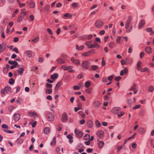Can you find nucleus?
<instances>
[{
  "instance_id": "1",
  "label": "nucleus",
  "mask_w": 154,
  "mask_h": 154,
  "mask_svg": "<svg viewBox=\"0 0 154 154\" xmlns=\"http://www.w3.org/2000/svg\"><path fill=\"white\" fill-rule=\"evenodd\" d=\"M131 20V16H129L127 19L126 23L125 24V28L126 29V32L127 33H129L131 32L133 29V26L131 25L129 28L130 25Z\"/></svg>"
},
{
  "instance_id": "2",
  "label": "nucleus",
  "mask_w": 154,
  "mask_h": 154,
  "mask_svg": "<svg viewBox=\"0 0 154 154\" xmlns=\"http://www.w3.org/2000/svg\"><path fill=\"white\" fill-rule=\"evenodd\" d=\"M120 108L116 107L112 108L111 110V112L114 114H118V116L120 117L122 116L124 114V112H120Z\"/></svg>"
},
{
  "instance_id": "3",
  "label": "nucleus",
  "mask_w": 154,
  "mask_h": 154,
  "mask_svg": "<svg viewBox=\"0 0 154 154\" xmlns=\"http://www.w3.org/2000/svg\"><path fill=\"white\" fill-rule=\"evenodd\" d=\"M90 65L91 63L89 61L87 60H84L81 64V67L83 70H87L89 69Z\"/></svg>"
},
{
  "instance_id": "4",
  "label": "nucleus",
  "mask_w": 154,
  "mask_h": 154,
  "mask_svg": "<svg viewBox=\"0 0 154 154\" xmlns=\"http://www.w3.org/2000/svg\"><path fill=\"white\" fill-rule=\"evenodd\" d=\"M24 9H22L21 10V12L19 14L17 20V22L19 23L23 19L24 16L27 14V12L24 11Z\"/></svg>"
},
{
  "instance_id": "5",
  "label": "nucleus",
  "mask_w": 154,
  "mask_h": 154,
  "mask_svg": "<svg viewBox=\"0 0 154 154\" xmlns=\"http://www.w3.org/2000/svg\"><path fill=\"white\" fill-rule=\"evenodd\" d=\"M11 92V88L9 86H7L4 88L2 89L1 92V93L5 94V93L7 94H10Z\"/></svg>"
},
{
  "instance_id": "6",
  "label": "nucleus",
  "mask_w": 154,
  "mask_h": 154,
  "mask_svg": "<svg viewBox=\"0 0 154 154\" xmlns=\"http://www.w3.org/2000/svg\"><path fill=\"white\" fill-rule=\"evenodd\" d=\"M72 66H66L65 65H63L61 66V68L64 70H69V72H74V70L72 69Z\"/></svg>"
},
{
  "instance_id": "7",
  "label": "nucleus",
  "mask_w": 154,
  "mask_h": 154,
  "mask_svg": "<svg viewBox=\"0 0 154 154\" xmlns=\"http://www.w3.org/2000/svg\"><path fill=\"white\" fill-rule=\"evenodd\" d=\"M47 119L49 122L53 121L54 119V115L51 113H48L47 116Z\"/></svg>"
},
{
  "instance_id": "8",
  "label": "nucleus",
  "mask_w": 154,
  "mask_h": 154,
  "mask_svg": "<svg viewBox=\"0 0 154 154\" xmlns=\"http://www.w3.org/2000/svg\"><path fill=\"white\" fill-rule=\"evenodd\" d=\"M68 119V116L67 113L64 112L62 115L61 120L62 122H66Z\"/></svg>"
},
{
  "instance_id": "9",
  "label": "nucleus",
  "mask_w": 154,
  "mask_h": 154,
  "mask_svg": "<svg viewBox=\"0 0 154 154\" xmlns=\"http://www.w3.org/2000/svg\"><path fill=\"white\" fill-rule=\"evenodd\" d=\"M103 22L100 20H98L95 23V26L97 28H100L103 24Z\"/></svg>"
},
{
  "instance_id": "10",
  "label": "nucleus",
  "mask_w": 154,
  "mask_h": 154,
  "mask_svg": "<svg viewBox=\"0 0 154 154\" xmlns=\"http://www.w3.org/2000/svg\"><path fill=\"white\" fill-rule=\"evenodd\" d=\"M75 134L79 138H81L83 136L82 132L80 131V130L77 129H75Z\"/></svg>"
},
{
  "instance_id": "11",
  "label": "nucleus",
  "mask_w": 154,
  "mask_h": 154,
  "mask_svg": "<svg viewBox=\"0 0 154 154\" xmlns=\"http://www.w3.org/2000/svg\"><path fill=\"white\" fill-rule=\"evenodd\" d=\"M96 134L97 136L100 138H102L104 136V133L102 131H97Z\"/></svg>"
},
{
  "instance_id": "12",
  "label": "nucleus",
  "mask_w": 154,
  "mask_h": 154,
  "mask_svg": "<svg viewBox=\"0 0 154 154\" xmlns=\"http://www.w3.org/2000/svg\"><path fill=\"white\" fill-rule=\"evenodd\" d=\"M20 115L19 113H15L14 116V119L16 122L18 121L20 118Z\"/></svg>"
},
{
  "instance_id": "13",
  "label": "nucleus",
  "mask_w": 154,
  "mask_h": 154,
  "mask_svg": "<svg viewBox=\"0 0 154 154\" xmlns=\"http://www.w3.org/2000/svg\"><path fill=\"white\" fill-rule=\"evenodd\" d=\"M93 105L95 107L99 108L100 106L101 103L98 100H95L94 102Z\"/></svg>"
},
{
  "instance_id": "14",
  "label": "nucleus",
  "mask_w": 154,
  "mask_h": 154,
  "mask_svg": "<svg viewBox=\"0 0 154 154\" xmlns=\"http://www.w3.org/2000/svg\"><path fill=\"white\" fill-rule=\"evenodd\" d=\"M145 50L146 52L148 54H151L152 51V48L149 46H147L146 47Z\"/></svg>"
},
{
  "instance_id": "15",
  "label": "nucleus",
  "mask_w": 154,
  "mask_h": 154,
  "mask_svg": "<svg viewBox=\"0 0 154 154\" xmlns=\"http://www.w3.org/2000/svg\"><path fill=\"white\" fill-rule=\"evenodd\" d=\"M145 23V21L144 20H142L140 23L138 28L139 29H140L143 27Z\"/></svg>"
},
{
  "instance_id": "16",
  "label": "nucleus",
  "mask_w": 154,
  "mask_h": 154,
  "mask_svg": "<svg viewBox=\"0 0 154 154\" xmlns=\"http://www.w3.org/2000/svg\"><path fill=\"white\" fill-rule=\"evenodd\" d=\"M71 60L74 64L76 65H79L80 64V61L75 59L73 57H72Z\"/></svg>"
},
{
  "instance_id": "17",
  "label": "nucleus",
  "mask_w": 154,
  "mask_h": 154,
  "mask_svg": "<svg viewBox=\"0 0 154 154\" xmlns=\"http://www.w3.org/2000/svg\"><path fill=\"white\" fill-rule=\"evenodd\" d=\"M29 5L30 8H33L35 7V4L33 1H31L29 2Z\"/></svg>"
},
{
  "instance_id": "18",
  "label": "nucleus",
  "mask_w": 154,
  "mask_h": 154,
  "mask_svg": "<svg viewBox=\"0 0 154 154\" xmlns=\"http://www.w3.org/2000/svg\"><path fill=\"white\" fill-rule=\"evenodd\" d=\"M87 125L90 128H92L93 126L92 121L91 120H88L87 122Z\"/></svg>"
},
{
  "instance_id": "19",
  "label": "nucleus",
  "mask_w": 154,
  "mask_h": 154,
  "mask_svg": "<svg viewBox=\"0 0 154 154\" xmlns=\"http://www.w3.org/2000/svg\"><path fill=\"white\" fill-rule=\"evenodd\" d=\"M25 55L29 57H31L32 56V53L31 51H27L25 52Z\"/></svg>"
},
{
  "instance_id": "20",
  "label": "nucleus",
  "mask_w": 154,
  "mask_h": 154,
  "mask_svg": "<svg viewBox=\"0 0 154 154\" xmlns=\"http://www.w3.org/2000/svg\"><path fill=\"white\" fill-rule=\"evenodd\" d=\"M90 48H99L100 47V46L97 43L95 42H94L93 45H90Z\"/></svg>"
},
{
  "instance_id": "21",
  "label": "nucleus",
  "mask_w": 154,
  "mask_h": 154,
  "mask_svg": "<svg viewBox=\"0 0 154 154\" xmlns=\"http://www.w3.org/2000/svg\"><path fill=\"white\" fill-rule=\"evenodd\" d=\"M58 75L57 73H55L53 75L50 76V78L52 79H55L58 78Z\"/></svg>"
},
{
  "instance_id": "22",
  "label": "nucleus",
  "mask_w": 154,
  "mask_h": 154,
  "mask_svg": "<svg viewBox=\"0 0 154 154\" xmlns=\"http://www.w3.org/2000/svg\"><path fill=\"white\" fill-rule=\"evenodd\" d=\"M104 143L103 141H99L98 143V145L99 148H102L104 145Z\"/></svg>"
},
{
  "instance_id": "23",
  "label": "nucleus",
  "mask_w": 154,
  "mask_h": 154,
  "mask_svg": "<svg viewBox=\"0 0 154 154\" xmlns=\"http://www.w3.org/2000/svg\"><path fill=\"white\" fill-rule=\"evenodd\" d=\"M17 103L19 104H21L23 102V99L21 97H18L16 100Z\"/></svg>"
},
{
  "instance_id": "24",
  "label": "nucleus",
  "mask_w": 154,
  "mask_h": 154,
  "mask_svg": "<svg viewBox=\"0 0 154 154\" xmlns=\"http://www.w3.org/2000/svg\"><path fill=\"white\" fill-rule=\"evenodd\" d=\"M57 61L60 64H62L65 62V60L60 58L57 59Z\"/></svg>"
},
{
  "instance_id": "25",
  "label": "nucleus",
  "mask_w": 154,
  "mask_h": 154,
  "mask_svg": "<svg viewBox=\"0 0 154 154\" xmlns=\"http://www.w3.org/2000/svg\"><path fill=\"white\" fill-rule=\"evenodd\" d=\"M50 6L49 5H46L45 6V11H46L47 13H48L50 12Z\"/></svg>"
},
{
  "instance_id": "26",
  "label": "nucleus",
  "mask_w": 154,
  "mask_h": 154,
  "mask_svg": "<svg viewBox=\"0 0 154 154\" xmlns=\"http://www.w3.org/2000/svg\"><path fill=\"white\" fill-rule=\"evenodd\" d=\"M76 49L78 50H81L83 49L84 48V46L83 45H82L80 47H79L78 45H76Z\"/></svg>"
},
{
  "instance_id": "27",
  "label": "nucleus",
  "mask_w": 154,
  "mask_h": 154,
  "mask_svg": "<svg viewBox=\"0 0 154 154\" xmlns=\"http://www.w3.org/2000/svg\"><path fill=\"white\" fill-rule=\"evenodd\" d=\"M5 49V47L4 45L2 44H0V52H3Z\"/></svg>"
},
{
  "instance_id": "28",
  "label": "nucleus",
  "mask_w": 154,
  "mask_h": 154,
  "mask_svg": "<svg viewBox=\"0 0 154 154\" xmlns=\"http://www.w3.org/2000/svg\"><path fill=\"white\" fill-rule=\"evenodd\" d=\"M24 71V69L23 68H20L19 69L17 70L18 72L20 75H22Z\"/></svg>"
},
{
  "instance_id": "29",
  "label": "nucleus",
  "mask_w": 154,
  "mask_h": 154,
  "mask_svg": "<svg viewBox=\"0 0 154 154\" xmlns=\"http://www.w3.org/2000/svg\"><path fill=\"white\" fill-rule=\"evenodd\" d=\"M50 128L48 127L45 128L44 130V133L45 134H48L49 132Z\"/></svg>"
},
{
  "instance_id": "30",
  "label": "nucleus",
  "mask_w": 154,
  "mask_h": 154,
  "mask_svg": "<svg viewBox=\"0 0 154 154\" xmlns=\"http://www.w3.org/2000/svg\"><path fill=\"white\" fill-rule=\"evenodd\" d=\"M141 62L140 61H138L137 66V69L138 70H139L141 68Z\"/></svg>"
},
{
  "instance_id": "31",
  "label": "nucleus",
  "mask_w": 154,
  "mask_h": 154,
  "mask_svg": "<svg viewBox=\"0 0 154 154\" xmlns=\"http://www.w3.org/2000/svg\"><path fill=\"white\" fill-rule=\"evenodd\" d=\"M126 63L128 64H131L132 62V60L130 58H126L125 59Z\"/></svg>"
},
{
  "instance_id": "32",
  "label": "nucleus",
  "mask_w": 154,
  "mask_h": 154,
  "mask_svg": "<svg viewBox=\"0 0 154 154\" xmlns=\"http://www.w3.org/2000/svg\"><path fill=\"white\" fill-rule=\"evenodd\" d=\"M8 63L10 64L14 65L15 66H17L18 64V63L15 61H8Z\"/></svg>"
},
{
  "instance_id": "33",
  "label": "nucleus",
  "mask_w": 154,
  "mask_h": 154,
  "mask_svg": "<svg viewBox=\"0 0 154 154\" xmlns=\"http://www.w3.org/2000/svg\"><path fill=\"white\" fill-rule=\"evenodd\" d=\"M147 91L149 92H152L154 91V88L152 86H150L147 89Z\"/></svg>"
},
{
  "instance_id": "34",
  "label": "nucleus",
  "mask_w": 154,
  "mask_h": 154,
  "mask_svg": "<svg viewBox=\"0 0 154 154\" xmlns=\"http://www.w3.org/2000/svg\"><path fill=\"white\" fill-rule=\"evenodd\" d=\"M137 88V85L135 83H134L132 86L131 87V90L134 91Z\"/></svg>"
},
{
  "instance_id": "35",
  "label": "nucleus",
  "mask_w": 154,
  "mask_h": 154,
  "mask_svg": "<svg viewBox=\"0 0 154 154\" xmlns=\"http://www.w3.org/2000/svg\"><path fill=\"white\" fill-rule=\"evenodd\" d=\"M138 131L139 132L141 133L142 134H144L145 132V130L142 128H140L138 129Z\"/></svg>"
},
{
  "instance_id": "36",
  "label": "nucleus",
  "mask_w": 154,
  "mask_h": 154,
  "mask_svg": "<svg viewBox=\"0 0 154 154\" xmlns=\"http://www.w3.org/2000/svg\"><path fill=\"white\" fill-rule=\"evenodd\" d=\"M52 89L50 88H48L46 89L45 91V93L48 94H50L52 93Z\"/></svg>"
},
{
  "instance_id": "37",
  "label": "nucleus",
  "mask_w": 154,
  "mask_h": 154,
  "mask_svg": "<svg viewBox=\"0 0 154 154\" xmlns=\"http://www.w3.org/2000/svg\"><path fill=\"white\" fill-rule=\"evenodd\" d=\"M64 17H68L69 18H70L72 17V15L68 13H66L64 15Z\"/></svg>"
},
{
  "instance_id": "38",
  "label": "nucleus",
  "mask_w": 154,
  "mask_h": 154,
  "mask_svg": "<svg viewBox=\"0 0 154 154\" xmlns=\"http://www.w3.org/2000/svg\"><path fill=\"white\" fill-rule=\"evenodd\" d=\"M56 138L55 137L54 138L53 141L51 143V146H55L56 144Z\"/></svg>"
},
{
  "instance_id": "39",
  "label": "nucleus",
  "mask_w": 154,
  "mask_h": 154,
  "mask_svg": "<svg viewBox=\"0 0 154 154\" xmlns=\"http://www.w3.org/2000/svg\"><path fill=\"white\" fill-rule=\"evenodd\" d=\"M146 30L147 32H151V33L150 34V35H151L154 33V32L152 31L151 28H147L146 29Z\"/></svg>"
},
{
  "instance_id": "40",
  "label": "nucleus",
  "mask_w": 154,
  "mask_h": 154,
  "mask_svg": "<svg viewBox=\"0 0 154 154\" xmlns=\"http://www.w3.org/2000/svg\"><path fill=\"white\" fill-rule=\"evenodd\" d=\"M98 66L96 65H92L91 67V69L93 71L96 70L98 68Z\"/></svg>"
},
{
  "instance_id": "41",
  "label": "nucleus",
  "mask_w": 154,
  "mask_h": 154,
  "mask_svg": "<svg viewBox=\"0 0 154 154\" xmlns=\"http://www.w3.org/2000/svg\"><path fill=\"white\" fill-rule=\"evenodd\" d=\"M28 114L30 116H37V114L35 112H30L28 113Z\"/></svg>"
},
{
  "instance_id": "42",
  "label": "nucleus",
  "mask_w": 154,
  "mask_h": 154,
  "mask_svg": "<svg viewBox=\"0 0 154 154\" xmlns=\"http://www.w3.org/2000/svg\"><path fill=\"white\" fill-rule=\"evenodd\" d=\"M95 124L96 126L98 128L100 127L101 126V125L100 123V122L97 120L95 122Z\"/></svg>"
},
{
  "instance_id": "43",
  "label": "nucleus",
  "mask_w": 154,
  "mask_h": 154,
  "mask_svg": "<svg viewBox=\"0 0 154 154\" xmlns=\"http://www.w3.org/2000/svg\"><path fill=\"white\" fill-rule=\"evenodd\" d=\"M91 85V83L89 81H87L85 83V86L86 88L89 87Z\"/></svg>"
},
{
  "instance_id": "44",
  "label": "nucleus",
  "mask_w": 154,
  "mask_h": 154,
  "mask_svg": "<svg viewBox=\"0 0 154 154\" xmlns=\"http://www.w3.org/2000/svg\"><path fill=\"white\" fill-rule=\"evenodd\" d=\"M90 54L89 51L86 52L85 53H83L82 54V55L84 56H89L90 55Z\"/></svg>"
},
{
  "instance_id": "45",
  "label": "nucleus",
  "mask_w": 154,
  "mask_h": 154,
  "mask_svg": "<svg viewBox=\"0 0 154 154\" xmlns=\"http://www.w3.org/2000/svg\"><path fill=\"white\" fill-rule=\"evenodd\" d=\"M149 69H148V68H146V67L142 69L141 70V72H149Z\"/></svg>"
},
{
  "instance_id": "46",
  "label": "nucleus",
  "mask_w": 154,
  "mask_h": 154,
  "mask_svg": "<svg viewBox=\"0 0 154 154\" xmlns=\"http://www.w3.org/2000/svg\"><path fill=\"white\" fill-rule=\"evenodd\" d=\"M39 40V38L38 37H36L35 39H32V41L34 43H37Z\"/></svg>"
},
{
  "instance_id": "47",
  "label": "nucleus",
  "mask_w": 154,
  "mask_h": 154,
  "mask_svg": "<svg viewBox=\"0 0 154 154\" xmlns=\"http://www.w3.org/2000/svg\"><path fill=\"white\" fill-rule=\"evenodd\" d=\"M115 45V44L114 42H110L109 44V47L110 48H112Z\"/></svg>"
},
{
  "instance_id": "48",
  "label": "nucleus",
  "mask_w": 154,
  "mask_h": 154,
  "mask_svg": "<svg viewBox=\"0 0 154 154\" xmlns=\"http://www.w3.org/2000/svg\"><path fill=\"white\" fill-rule=\"evenodd\" d=\"M60 85V83L58 82L56 85L55 88V90H57Z\"/></svg>"
},
{
  "instance_id": "49",
  "label": "nucleus",
  "mask_w": 154,
  "mask_h": 154,
  "mask_svg": "<svg viewBox=\"0 0 154 154\" xmlns=\"http://www.w3.org/2000/svg\"><path fill=\"white\" fill-rule=\"evenodd\" d=\"M9 83L10 84H13L14 83V80L13 79L11 78L9 79Z\"/></svg>"
},
{
  "instance_id": "50",
  "label": "nucleus",
  "mask_w": 154,
  "mask_h": 154,
  "mask_svg": "<svg viewBox=\"0 0 154 154\" xmlns=\"http://www.w3.org/2000/svg\"><path fill=\"white\" fill-rule=\"evenodd\" d=\"M91 43V42L89 41H88L87 42H86L85 43V45L88 46V47L90 48V45H91V44H90V43Z\"/></svg>"
},
{
  "instance_id": "51",
  "label": "nucleus",
  "mask_w": 154,
  "mask_h": 154,
  "mask_svg": "<svg viewBox=\"0 0 154 154\" xmlns=\"http://www.w3.org/2000/svg\"><path fill=\"white\" fill-rule=\"evenodd\" d=\"M90 135L89 134H86L85 135L84 137L85 140H87L90 137Z\"/></svg>"
},
{
  "instance_id": "52",
  "label": "nucleus",
  "mask_w": 154,
  "mask_h": 154,
  "mask_svg": "<svg viewBox=\"0 0 154 154\" xmlns=\"http://www.w3.org/2000/svg\"><path fill=\"white\" fill-rule=\"evenodd\" d=\"M73 89L75 90H78L80 89L79 86H78L75 85L73 86Z\"/></svg>"
},
{
  "instance_id": "53",
  "label": "nucleus",
  "mask_w": 154,
  "mask_h": 154,
  "mask_svg": "<svg viewBox=\"0 0 154 154\" xmlns=\"http://www.w3.org/2000/svg\"><path fill=\"white\" fill-rule=\"evenodd\" d=\"M47 31L48 32L49 34H50L51 35H52L53 34L52 31V30H51V29H50L48 28L47 29Z\"/></svg>"
},
{
  "instance_id": "54",
  "label": "nucleus",
  "mask_w": 154,
  "mask_h": 154,
  "mask_svg": "<svg viewBox=\"0 0 154 154\" xmlns=\"http://www.w3.org/2000/svg\"><path fill=\"white\" fill-rule=\"evenodd\" d=\"M141 107V106L140 105H137L136 106H135L133 107V109H138V108H140Z\"/></svg>"
},
{
  "instance_id": "55",
  "label": "nucleus",
  "mask_w": 154,
  "mask_h": 154,
  "mask_svg": "<svg viewBox=\"0 0 154 154\" xmlns=\"http://www.w3.org/2000/svg\"><path fill=\"white\" fill-rule=\"evenodd\" d=\"M72 5L73 7L75 8H76L78 6V5L77 3L75 2L72 3Z\"/></svg>"
},
{
  "instance_id": "56",
  "label": "nucleus",
  "mask_w": 154,
  "mask_h": 154,
  "mask_svg": "<svg viewBox=\"0 0 154 154\" xmlns=\"http://www.w3.org/2000/svg\"><path fill=\"white\" fill-rule=\"evenodd\" d=\"M78 86H79L80 88H83L84 87V84L83 82H80L78 84Z\"/></svg>"
},
{
  "instance_id": "57",
  "label": "nucleus",
  "mask_w": 154,
  "mask_h": 154,
  "mask_svg": "<svg viewBox=\"0 0 154 154\" xmlns=\"http://www.w3.org/2000/svg\"><path fill=\"white\" fill-rule=\"evenodd\" d=\"M121 64L122 65H123L125 64L126 63V61H125V60L124 59H122L121 60Z\"/></svg>"
},
{
  "instance_id": "58",
  "label": "nucleus",
  "mask_w": 154,
  "mask_h": 154,
  "mask_svg": "<svg viewBox=\"0 0 154 154\" xmlns=\"http://www.w3.org/2000/svg\"><path fill=\"white\" fill-rule=\"evenodd\" d=\"M79 114L82 116L83 118H85V115L83 112L82 111H79Z\"/></svg>"
},
{
  "instance_id": "59",
  "label": "nucleus",
  "mask_w": 154,
  "mask_h": 154,
  "mask_svg": "<svg viewBox=\"0 0 154 154\" xmlns=\"http://www.w3.org/2000/svg\"><path fill=\"white\" fill-rule=\"evenodd\" d=\"M46 86L47 88H51L52 87V85L51 84L47 83L46 84Z\"/></svg>"
},
{
  "instance_id": "60",
  "label": "nucleus",
  "mask_w": 154,
  "mask_h": 154,
  "mask_svg": "<svg viewBox=\"0 0 154 154\" xmlns=\"http://www.w3.org/2000/svg\"><path fill=\"white\" fill-rule=\"evenodd\" d=\"M3 131L5 132L9 133H13V131L7 129H5Z\"/></svg>"
},
{
  "instance_id": "61",
  "label": "nucleus",
  "mask_w": 154,
  "mask_h": 154,
  "mask_svg": "<svg viewBox=\"0 0 154 154\" xmlns=\"http://www.w3.org/2000/svg\"><path fill=\"white\" fill-rule=\"evenodd\" d=\"M14 108V107L13 106H10L8 108V110H9V112H11L13 109Z\"/></svg>"
},
{
  "instance_id": "62",
  "label": "nucleus",
  "mask_w": 154,
  "mask_h": 154,
  "mask_svg": "<svg viewBox=\"0 0 154 154\" xmlns=\"http://www.w3.org/2000/svg\"><path fill=\"white\" fill-rule=\"evenodd\" d=\"M86 92L89 94H91L92 93L91 89H88L86 90Z\"/></svg>"
},
{
  "instance_id": "63",
  "label": "nucleus",
  "mask_w": 154,
  "mask_h": 154,
  "mask_svg": "<svg viewBox=\"0 0 154 154\" xmlns=\"http://www.w3.org/2000/svg\"><path fill=\"white\" fill-rule=\"evenodd\" d=\"M122 146H117V148L118 150L117 151L119 152L120 150H121L122 149Z\"/></svg>"
},
{
  "instance_id": "64",
  "label": "nucleus",
  "mask_w": 154,
  "mask_h": 154,
  "mask_svg": "<svg viewBox=\"0 0 154 154\" xmlns=\"http://www.w3.org/2000/svg\"><path fill=\"white\" fill-rule=\"evenodd\" d=\"M29 17H30V19L32 21L34 20V17L33 15H32V14L30 15L29 16Z\"/></svg>"
}]
</instances>
